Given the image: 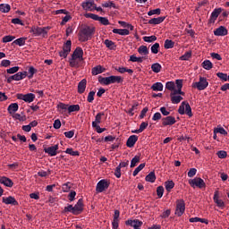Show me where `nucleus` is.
I'll return each mask as SVG.
<instances>
[{"label":"nucleus","instance_id":"obj_1","mask_svg":"<svg viewBox=\"0 0 229 229\" xmlns=\"http://www.w3.org/2000/svg\"><path fill=\"white\" fill-rule=\"evenodd\" d=\"M182 86V79H176L174 93H170L172 104H180V101L183 99L182 95H185V93H183Z\"/></svg>","mask_w":229,"mask_h":229},{"label":"nucleus","instance_id":"obj_2","mask_svg":"<svg viewBox=\"0 0 229 229\" xmlns=\"http://www.w3.org/2000/svg\"><path fill=\"white\" fill-rule=\"evenodd\" d=\"M96 27H91L90 25H85L81 27L79 32V40L81 43H85L86 40L92 38V36L95 34Z\"/></svg>","mask_w":229,"mask_h":229},{"label":"nucleus","instance_id":"obj_3","mask_svg":"<svg viewBox=\"0 0 229 229\" xmlns=\"http://www.w3.org/2000/svg\"><path fill=\"white\" fill-rule=\"evenodd\" d=\"M84 50L82 47H75L73 54L70 59V65L72 68H79V65L81 61H83Z\"/></svg>","mask_w":229,"mask_h":229},{"label":"nucleus","instance_id":"obj_4","mask_svg":"<svg viewBox=\"0 0 229 229\" xmlns=\"http://www.w3.org/2000/svg\"><path fill=\"white\" fill-rule=\"evenodd\" d=\"M99 83L104 86H109L110 83H123V77L117 76V74H111L109 77H98Z\"/></svg>","mask_w":229,"mask_h":229},{"label":"nucleus","instance_id":"obj_5","mask_svg":"<svg viewBox=\"0 0 229 229\" xmlns=\"http://www.w3.org/2000/svg\"><path fill=\"white\" fill-rule=\"evenodd\" d=\"M85 18H92L93 21H99L101 25H110V21L106 16H98V13H84Z\"/></svg>","mask_w":229,"mask_h":229},{"label":"nucleus","instance_id":"obj_6","mask_svg":"<svg viewBox=\"0 0 229 229\" xmlns=\"http://www.w3.org/2000/svg\"><path fill=\"white\" fill-rule=\"evenodd\" d=\"M178 113L180 115H185V113L189 117H192V108L190 106L189 102H182L181 106L178 108Z\"/></svg>","mask_w":229,"mask_h":229},{"label":"nucleus","instance_id":"obj_7","mask_svg":"<svg viewBox=\"0 0 229 229\" xmlns=\"http://www.w3.org/2000/svg\"><path fill=\"white\" fill-rule=\"evenodd\" d=\"M189 185L193 188L199 187V190H203L204 187H207V182H205L203 178L195 176L191 181H189Z\"/></svg>","mask_w":229,"mask_h":229},{"label":"nucleus","instance_id":"obj_8","mask_svg":"<svg viewBox=\"0 0 229 229\" xmlns=\"http://www.w3.org/2000/svg\"><path fill=\"white\" fill-rule=\"evenodd\" d=\"M209 86L207 77H199V81H194L192 88H197L198 90H205Z\"/></svg>","mask_w":229,"mask_h":229},{"label":"nucleus","instance_id":"obj_9","mask_svg":"<svg viewBox=\"0 0 229 229\" xmlns=\"http://www.w3.org/2000/svg\"><path fill=\"white\" fill-rule=\"evenodd\" d=\"M185 200L183 199H178L176 200V206H175V214L177 216H182V214L185 212Z\"/></svg>","mask_w":229,"mask_h":229},{"label":"nucleus","instance_id":"obj_10","mask_svg":"<svg viewBox=\"0 0 229 229\" xmlns=\"http://www.w3.org/2000/svg\"><path fill=\"white\" fill-rule=\"evenodd\" d=\"M82 7L88 13H92V12H95L97 4L94 0H86L85 3H82Z\"/></svg>","mask_w":229,"mask_h":229},{"label":"nucleus","instance_id":"obj_11","mask_svg":"<svg viewBox=\"0 0 229 229\" xmlns=\"http://www.w3.org/2000/svg\"><path fill=\"white\" fill-rule=\"evenodd\" d=\"M48 30H49V27H47V28L32 27L30 30V33H33V35H36V37H39V35H42V37H46V35H47Z\"/></svg>","mask_w":229,"mask_h":229},{"label":"nucleus","instance_id":"obj_12","mask_svg":"<svg viewBox=\"0 0 229 229\" xmlns=\"http://www.w3.org/2000/svg\"><path fill=\"white\" fill-rule=\"evenodd\" d=\"M213 200L217 206V208H221V209H224V208H225V200H223V199H220V194L218 190H216L214 193Z\"/></svg>","mask_w":229,"mask_h":229},{"label":"nucleus","instance_id":"obj_13","mask_svg":"<svg viewBox=\"0 0 229 229\" xmlns=\"http://www.w3.org/2000/svg\"><path fill=\"white\" fill-rule=\"evenodd\" d=\"M72 45V41H66L64 45L63 50L59 52L60 56H62L63 58H67L68 55L71 52Z\"/></svg>","mask_w":229,"mask_h":229},{"label":"nucleus","instance_id":"obj_14","mask_svg":"<svg viewBox=\"0 0 229 229\" xmlns=\"http://www.w3.org/2000/svg\"><path fill=\"white\" fill-rule=\"evenodd\" d=\"M16 98L17 99H22V101H25V103H33V101L35 100V94H17Z\"/></svg>","mask_w":229,"mask_h":229},{"label":"nucleus","instance_id":"obj_15","mask_svg":"<svg viewBox=\"0 0 229 229\" xmlns=\"http://www.w3.org/2000/svg\"><path fill=\"white\" fill-rule=\"evenodd\" d=\"M176 118L173 115H170V111H168V115L166 117H163L162 119V124L163 126H172L173 124H175Z\"/></svg>","mask_w":229,"mask_h":229},{"label":"nucleus","instance_id":"obj_16","mask_svg":"<svg viewBox=\"0 0 229 229\" xmlns=\"http://www.w3.org/2000/svg\"><path fill=\"white\" fill-rule=\"evenodd\" d=\"M109 185L110 182H108V181H106V178H102V180L98 181L97 184V191H105L106 190H108Z\"/></svg>","mask_w":229,"mask_h":229},{"label":"nucleus","instance_id":"obj_17","mask_svg":"<svg viewBox=\"0 0 229 229\" xmlns=\"http://www.w3.org/2000/svg\"><path fill=\"white\" fill-rule=\"evenodd\" d=\"M83 199H79L75 206H73V214H81V212L83 210Z\"/></svg>","mask_w":229,"mask_h":229},{"label":"nucleus","instance_id":"obj_18","mask_svg":"<svg viewBox=\"0 0 229 229\" xmlns=\"http://www.w3.org/2000/svg\"><path fill=\"white\" fill-rule=\"evenodd\" d=\"M223 12L222 7H217L216 9H213V12L211 13V16L209 18L210 22H216V19L218 18L219 14Z\"/></svg>","mask_w":229,"mask_h":229},{"label":"nucleus","instance_id":"obj_19","mask_svg":"<svg viewBox=\"0 0 229 229\" xmlns=\"http://www.w3.org/2000/svg\"><path fill=\"white\" fill-rule=\"evenodd\" d=\"M138 52L140 54V58H142V61H144V58L148 56L149 54L148 46H140V47H138Z\"/></svg>","mask_w":229,"mask_h":229},{"label":"nucleus","instance_id":"obj_20","mask_svg":"<svg viewBox=\"0 0 229 229\" xmlns=\"http://www.w3.org/2000/svg\"><path fill=\"white\" fill-rule=\"evenodd\" d=\"M215 36H226L228 34V30L224 25L216 27V30H214Z\"/></svg>","mask_w":229,"mask_h":229},{"label":"nucleus","instance_id":"obj_21","mask_svg":"<svg viewBox=\"0 0 229 229\" xmlns=\"http://www.w3.org/2000/svg\"><path fill=\"white\" fill-rule=\"evenodd\" d=\"M138 140H139V137L138 135H135V133H133V135H130L126 141L127 147L129 148L134 147Z\"/></svg>","mask_w":229,"mask_h":229},{"label":"nucleus","instance_id":"obj_22","mask_svg":"<svg viewBox=\"0 0 229 229\" xmlns=\"http://www.w3.org/2000/svg\"><path fill=\"white\" fill-rule=\"evenodd\" d=\"M164 21H165V16L157 15V18H150L148 22L149 25H160V23L164 22Z\"/></svg>","mask_w":229,"mask_h":229},{"label":"nucleus","instance_id":"obj_23","mask_svg":"<svg viewBox=\"0 0 229 229\" xmlns=\"http://www.w3.org/2000/svg\"><path fill=\"white\" fill-rule=\"evenodd\" d=\"M105 115V113H97L95 121L92 122V126H95L97 131H98V126H100L101 124V119Z\"/></svg>","mask_w":229,"mask_h":229},{"label":"nucleus","instance_id":"obj_24","mask_svg":"<svg viewBox=\"0 0 229 229\" xmlns=\"http://www.w3.org/2000/svg\"><path fill=\"white\" fill-rule=\"evenodd\" d=\"M86 89H87V79H81V81H79V84H78V92H80V94H83Z\"/></svg>","mask_w":229,"mask_h":229},{"label":"nucleus","instance_id":"obj_25","mask_svg":"<svg viewBox=\"0 0 229 229\" xmlns=\"http://www.w3.org/2000/svg\"><path fill=\"white\" fill-rule=\"evenodd\" d=\"M3 203H5V205H13L14 207H16L17 205H19V202H17L15 200V198L9 196L7 198H3Z\"/></svg>","mask_w":229,"mask_h":229},{"label":"nucleus","instance_id":"obj_26","mask_svg":"<svg viewBox=\"0 0 229 229\" xmlns=\"http://www.w3.org/2000/svg\"><path fill=\"white\" fill-rule=\"evenodd\" d=\"M58 149V145L48 147L47 148H44L45 153H47L50 155V157H55L57 154L56 150Z\"/></svg>","mask_w":229,"mask_h":229},{"label":"nucleus","instance_id":"obj_27","mask_svg":"<svg viewBox=\"0 0 229 229\" xmlns=\"http://www.w3.org/2000/svg\"><path fill=\"white\" fill-rule=\"evenodd\" d=\"M0 183H3L5 187H13V182L8 177H0Z\"/></svg>","mask_w":229,"mask_h":229},{"label":"nucleus","instance_id":"obj_28","mask_svg":"<svg viewBox=\"0 0 229 229\" xmlns=\"http://www.w3.org/2000/svg\"><path fill=\"white\" fill-rule=\"evenodd\" d=\"M28 76V72H19L13 75L14 81H21V80H24Z\"/></svg>","mask_w":229,"mask_h":229},{"label":"nucleus","instance_id":"obj_29","mask_svg":"<svg viewBox=\"0 0 229 229\" xmlns=\"http://www.w3.org/2000/svg\"><path fill=\"white\" fill-rule=\"evenodd\" d=\"M106 68H103V65H95L94 68H92V74H101L102 72H105Z\"/></svg>","mask_w":229,"mask_h":229},{"label":"nucleus","instance_id":"obj_30","mask_svg":"<svg viewBox=\"0 0 229 229\" xmlns=\"http://www.w3.org/2000/svg\"><path fill=\"white\" fill-rule=\"evenodd\" d=\"M148 126V122H141L140 129H135L134 131H132V133H142V131H145V129H147Z\"/></svg>","mask_w":229,"mask_h":229},{"label":"nucleus","instance_id":"obj_31","mask_svg":"<svg viewBox=\"0 0 229 229\" xmlns=\"http://www.w3.org/2000/svg\"><path fill=\"white\" fill-rule=\"evenodd\" d=\"M58 110L60 113H64V114L68 113L69 112V105L64 104V103H59Z\"/></svg>","mask_w":229,"mask_h":229},{"label":"nucleus","instance_id":"obj_32","mask_svg":"<svg viewBox=\"0 0 229 229\" xmlns=\"http://www.w3.org/2000/svg\"><path fill=\"white\" fill-rule=\"evenodd\" d=\"M146 181L148 182H155L157 181V175L155 172H149L146 176Z\"/></svg>","mask_w":229,"mask_h":229},{"label":"nucleus","instance_id":"obj_33","mask_svg":"<svg viewBox=\"0 0 229 229\" xmlns=\"http://www.w3.org/2000/svg\"><path fill=\"white\" fill-rule=\"evenodd\" d=\"M9 114H15L17 110H19V104L17 103H13L11 104L8 108H7Z\"/></svg>","mask_w":229,"mask_h":229},{"label":"nucleus","instance_id":"obj_34","mask_svg":"<svg viewBox=\"0 0 229 229\" xmlns=\"http://www.w3.org/2000/svg\"><path fill=\"white\" fill-rule=\"evenodd\" d=\"M113 33L120 34L121 36H128L130 34V30L114 29Z\"/></svg>","mask_w":229,"mask_h":229},{"label":"nucleus","instance_id":"obj_35","mask_svg":"<svg viewBox=\"0 0 229 229\" xmlns=\"http://www.w3.org/2000/svg\"><path fill=\"white\" fill-rule=\"evenodd\" d=\"M104 43L109 49H116L117 47L114 41H111L110 38H106Z\"/></svg>","mask_w":229,"mask_h":229},{"label":"nucleus","instance_id":"obj_36","mask_svg":"<svg viewBox=\"0 0 229 229\" xmlns=\"http://www.w3.org/2000/svg\"><path fill=\"white\" fill-rule=\"evenodd\" d=\"M151 89L155 91L163 90L164 86L162 84V81H156L155 84H152Z\"/></svg>","mask_w":229,"mask_h":229},{"label":"nucleus","instance_id":"obj_37","mask_svg":"<svg viewBox=\"0 0 229 229\" xmlns=\"http://www.w3.org/2000/svg\"><path fill=\"white\" fill-rule=\"evenodd\" d=\"M202 68H204L205 70H211L213 68L212 61H210L209 59H206L205 61H203Z\"/></svg>","mask_w":229,"mask_h":229},{"label":"nucleus","instance_id":"obj_38","mask_svg":"<svg viewBox=\"0 0 229 229\" xmlns=\"http://www.w3.org/2000/svg\"><path fill=\"white\" fill-rule=\"evenodd\" d=\"M10 10H12V7L10 6V4H0V12H2V13H8V12H10Z\"/></svg>","mask_w":229,"mask_h":229},{"label":"nucleus","instance_id":"obj_39","mask_svg":"<svg viewBox=\"0 0 229 229\" xmlns=\"http://www.w3.org/2000/svg\"><path fill=\"white\" fill-rule=\"evenodd\" d=\"M65 13L64 16H62V22L61 25H65L66 22H68L69 21H71V13H69V12H67V9H65Z\"/></svg>","mask_w":229,"mask_h":229},{"label":"nucleus","instance_id":"obj_40","mask_svg":"<svg viewBox=\"0 0 229 229\" xmlns=\"http://www.w3.org/2000/svg\"><path fill=\"white\" fill-rule=\"evenodd\" d=\"M198 221H200V223H206V225L209 223L208 219H201L200 216H191L190 219L191 223H197Z\"/></svg>","mask_w":229,"mask_h":229},{"label":"nucleus","instance_id":"obj_41","mask_svg":"<svg viewBox=\"0 0 229 229\" xmlns=\"http://www.w3.org/2000/svg\"><path fill=\"white\" fill-rule=\"evenodd\" d=\"M164 47L165 49H171V48L174 47V41H172V39H170V38H166L164 43Z\"/></svg>","mask_w":229,"mask_h":229},{"label":"nucleus","instance_id":"obj_42","mask_svg":"<svg viewBox=\"0 0 229 229\" xmlns=\"http://www.w3.org/2000/svg\"><path fill=\"white\" fill-rule=\"evenodd\" d=\"M197 171L198 169H196V167H191V169H189V172H188L189 181H192L194 176H196Z\"/></svg>","mask_w":229,"mask_h":229},{"label":"nucleus","instance_id":"obj_43","mask_svg":"<svg viewBox=\"0 0 229 229\" xmlns=\"http://www.w3.org/2000/svg\"><path fill=\"white\" fill-rule=\"evenodd\" d=\"M81 106L80 104H72L68 106V113H74L76 110H80Z\"/></svg>","mask_w":229,"mask_h":229},{"label":"nucleus","instance_id":"obj_44","mask_svg":"<svg viewBox=\"0 0 229 229\" xmlns=\"http://www.w3.org/2000/svg\"><path fill=\"white\" fill-rule=\"evenodd\" d=\"M165 187L167 191H171V190H174V181H165Z\"/></svg>","mask_w":229,"mask_h":229},{"label":"nucleus","instance_id":"obj_45","mask_svg":"<svg viewBox=\"0 0 229 229\" xmlns=\"http://www.w3.org/2000/svg\"><path fill=\"white\" fill-rule=\"evenodd\" d=\"M151 70L153 72H161L162 65L161 64H152Z\"/></svg>","mask_w":229,"mask_h":229},{"label":"nucleus","instance_id":"obj_46","mask_svg":"<svg viewBox=\"0 0 229 229\" xmlns=\"http://www.w3.org/2000/svg\"><path fill=\"white\" fill-rule=\"evenodd\" d=\"M143 40H145L146 43H153L154 40H157V36L156 35L143 36Z\"/></svg>","mask_w":229,"mask_h":229},{"label":"nucleus","instance_id":"obj_47","mask_svg":"<svg viewBox=\"0 0 229 229\" xmlns=\"http://www.w3.org/2000/svg\"><path fill=\"white\" fill-rule=\"evenodd\" d=\"M118 72H121L122 74L124 72H129V74H133V70L131 68H124V67H120L116 69Z\"/></svg>","mask_w":229,"mask_h":229},{"label":"nucleus","instance_id":"obj_48","mask_svg":"<svg viewBox=\"0 0 229 229\" xmlns=\"http://www.w3.org/2000/svg\"><path fill=\"white\" fill-rule=\"evenodd\" d=\"M114 176H116V178H121V176H122V164L121 163H119L117 167L114 169Z\"/></svg>","mask_w":229,"mask_h":229},{"label":"nucleus","instance_id":"obj_49","mask_svg":"<svg viewBox=\"0 0 229 229\" xmlns=\"http://www.w3.org/2000/svg\"><path fill=\"white\" fill-rule=\"evenodd\" d=\"M159 50H160V43H154L153 46H151L152 54H158Z\"/></svg>","mask_w":229,"mask_h":229},{"label":"nucleus","instance_id":"obj_50","mask_svg":"<svg viewBox=\"0 0 229 229\" xmlns=\"http://www.w3.org/2000/svg\"><path fill=\"white\" fill-rule=\"evenodd\" d=\"M191 56H192V52L189 51V52H185L184 55L180 56V59L181 61H189V58H191Z\"/></svg>","mask_w":229,"mask_h":229},{"label":"nucleus","instance_id":"obj_51","mask_svg":"<svg viewBox=\"0 0 229 229\" xmlns=\"http://www.w3.org/2000/svg\"><path fill=\"white\" fill-rule=\"evenodd\" d=\"M165 88H167L168 90H171V92H174V81H166Z\"/></svg>","mask_w":229,"mask_h":229},{"label":"nucleus","instance_id":"obj_52","mask_svg":"<svg viewBox=\"0 0 229 229\" xmlns=\"http://www.w3.org/2000/svg\"><path fill=\"white\" fill-rule=\"evenodd\" d=\"M130 61L137 62L138 64H142L143 59L141 57L137 56L136 55H131Z\"/></svg>","mask_w":229,"mask_h":229},{"label":"nucleus","instance_id":"obj_53","mask_svg":"<svg viewBox=\"0 0 229 229\" xmlns=\"http://www.w3.org/2000/svg\"><path fill=\"white\" fill-rule=\"evenodd\" d=\"M164 191H165V187H163V185H159L158 187H157V194L158 196V199H162Z\"/></svg>","mask_w":229,"mask_h":229},{"label":"nucleus","instance_id":"obj_54","mask_svg":"<svg viewBox=\"0 0 229 229\" xmlns=\"http://www.w3.org/2000/svg\"><path fill=\"white\" fill-rule=\"evenodd\" d=\"M16 46H24L26 44V38H20L13 41Z\"/></svg>","mask_w":229,"mask_h":229},{"label":"nucleus","instance_id":"obj_55","mask_svg":"<svg viewBox=\"0 0 229 229\" xmlns=\"http://www.w3.org/2000/svg\"><path fill=\"white\" fill-rule=\"evenodd\" d=\"M65 153H69L70 156H80V151H74L72 147L67 148Z\"/></svg>","mask_w":229,"mask_h":229},{"label":"nucleus","instance_id":"obj_56","mask_svg":"<svg viewBox=\"0 0 229 229\" xmlns=\"http://www.w3.org/2000/svg\"><path fill=\"white\" fill-rule=\"evenodd\" d=\"M140 156H134V157L131 160V167H136L137 162H140Z\"/></svg>","mask_w":229,"mask_h":229},{"label":"nucleus","instance_id":"obj_57","mask_svg":"<svg viewBox=\"0 0 229 229\" xmlns=\"http://www.w3.org/2000/svg\"><path fill=\"white\" fill-rule=\"evenodd\" d=\"M217 77L222 79V81H228V74L226 72H217Z\"/></svg>","mask_w":229,"mask_h":229},{"label":"nucleus","instance_id":"obj_58","mask_svg":"<svg viewBox=\"0 0 229 229\" xmlns=\"http://www.w3.org/2000/svg\"><path fill=\"white\" fill-rule=\"evenodd\" d=\"M155 13L160 14L161 9L160 8L149 9V12H148V16H154Z\"/></svg>","mask_w":229,"mask_h":229},{"label":"nucleus","instance_id":"obj_59","mask_svg":"<svg viewBox=\"0 0 229 229\" xmlns=\"http://www.w3.org/2000/svg\"><path fill=\"white\" fill-rule=\"evenodd\" d=\"M12 40H15V37L14 36H5L3 38L2 42H4V44H6V42H12Z\"/></svg>","mask_w":229,"mask_h":229},{"label":"nucleus","instance_id":"obj_60","mask_svg":"<svg viewBox=\"0 0 229 229\" xmlns=\"http://www.w3.org/2000/svg\"><path fill=\"white\" fill-rule=\"evenodd\" d=\"M19 72V66H14L7 69V74H15V72Z\"/></svg>","mask_w":229,"mask_h":229},{"label":"nucleus","instance_id":"obj_61","mask_svg":"<svg viewBox=\"0 0 229 229\" xmlns=\"http://www.w3.org/2000/svg\"><path fill=\"white\" fill-rule=\"evenodd\" d=\"M95 95H96L95 90L89 91V93L88 95V101H89V103H91V101H94Z\"/></svg>","mask_w":229,"mask_h":229},{"label":"nucleus","instance_id":"obj_62","mask_svg":"<svg viewBox=\"0 0 229 229\" xmlns=\"http://www.w3.org/2000/svg\"><path fill=\"white\" fill-rule=\"evenodd\" d=\"M12 62L10 60H3L0 64L1 67H10Z\"/></svg>","mask_w":229,"mask_h":229},{"label":"nucleus","instance_id":"obj_63","mask_svg":"<svg viewBox=\"0 0 229 229\" xmlns=\"http://www.w3.org/2000/svg\"><path fill=\"white\" fill-rule=\"evenodd\" d=\"M64 212H72V214H74V206L68 204V206L64 208Z\"/></svg>","mask_w":229,"mask_h":229},{"label":"nucleus","instance_id":"obj_64","mask_svg":"<svg viewBox=\"0 0 229 229\" xmlns=\"http://www.w3.org/2000/svg\"><path fill=\"white\" fill-rule=\"evenodd\" d=\"M14 119H17L18 121H26V115H21L19 114H15L13 115Z\"/></svg>","mask_w":229,"mask_h":229}]
</instances>
